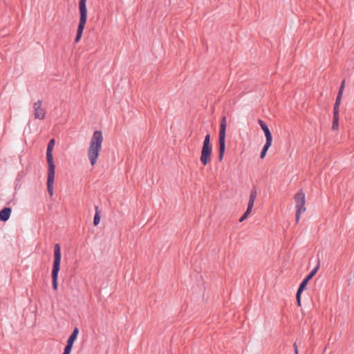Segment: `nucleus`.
<instances>
[{"label":"nucleus","mask_w":354,"mask_h":354,"mask_svg":"<svg viewBox=\"0 0 354 354\" xmlns=\"http://www.w3.org/2000/svg\"><path fill=\"white\" fill-rule=\"evenodd\" d=\"M19 175H17V180H19Z\"/></svg>","instance_id":"393cba45"},{"label":"nucleus","mask_w":354,"mask_h":354,"mask_svg":"<svg viewBox=\"0 0 354 354\" xmlns=\"http://www.w3.org/2000/svg\"><path fill=\"white\" fill-rule=\"evenodd\" d=\"M78 333H79V329H78V328L75 327L73 329V332H72V333L71 335L77 337Z\"/></svg>","instance_id":"412c9836"},{"label":"nucleus","mask_w":354,"mask_h":354,"mask_svg":"<svg viewBox=\"0 0 354 354\" xmlns=\"http://www.w3.org/2000/svg\"><path fill=\"white\" fill-rule=\"evenodd\" d=\"M272 144L270 143H266L264 145L262 150H261V155H260V158L261 159L264 158V157L266 156V153L268 150V149L270 148V147L271 146Z\"/></svg>","instance_id":"dca6fc26"},{"label":"nucleus","mask_w":354,"mask_h":354,"mask_svg":"<svg viewBox=\"0 0 354 354\" xmlns=\"http://www.w3.org/2000/svg\"><path fill=\"white\" fill-rule=\"evenodd\" d=\"M76 339L77 337L70 335L69 337L67 339V342L73 344Z\"/></svg>","instance_id":"aec40b11"},{"label":"nucleus","mask_w":354,"mask_h":354,"mask_svg":"<svg viewBox=\"0 0 354 354\" xmlns=\"http://www.w3.org/2000/svg\"><path fill=\"white\" fill-rule=\"evenodd\" d=\"M266 136V142L272 144V136L270 129L263 131Z\"/></svg>","instance_id":"f3484780"},{"label":"nucleus","mask_w":354,"mask_h":354,"mask_svg":"<svg viewBox=\"0 0 354 354\" xmlns=\"http://www.w3.org/2000/svg\"><path fill=\"white\" fill-rule=\"evenodd\" d=\"M339 127V113H333V120L332 124V129L333 131L337 130Z\"/></svg>","instance_id":"4468645a"},{"label":"nucleus","mask_w":354,"mask_h":354,"mask_svg":"<svg viewBox=\"0 0 354 354\" xmlns=\"http://www.w3.org/2000/svg\"><path fill=\"white\" fill-rule=\"evenodd\" d=\"M293 347H294L295 354H298V347H297L296 343L293 344Z\"/></svg>","instance_id":"5701e85b"},{"label":"nucleus","mask_w":354,"mask_h":354,"mask_svg":"<svg viewBox=\"0 0 354 354\" xmlns=\"http://www.w3.org/2000/svg\"><path fill=\"white\" fill-rule=\"evenodd\" d=\"M85 25L84 24H78L77 30V34L75 39V42L77 43L80 41V40L82 38V33L84 29Z\"/></svg>","instance_id":"ddd939ff"},{"label":"nucleus","mask_w":354,"mask_h":354,"mask_svg":"<svg viewBox=\"0 0 354 354\" xmlns=\"http://www.w3.org/2000/svg\"><path fill=\"white\" fill-rule=\"evenodd\" d=\"M12 209L9 207H3L0 210V221L3 222L7 221L11 215Z\"/></svg>","instance_id":"f8f14e48"},{"label":"nucleus","mask_w":354,"mask_h":354,"mask_svg":"<svg viewBox=\"0 0 354 354\" xmlns=\"http://www.w3.org/2000/svg\"><path fill=\"white\" fill-rule=\"evenodd\" d=\"M95 214L93 218V225L95 226L97 225L100 221V212L98 209V207L95 206Z\"/></svg>","instance_id":"2eb2a0df"},{"label":"nucleus","mask_w":354,"mask_h":354,"mask_svg":"<svg viewBox=\"0 0 354 354\" xmlns=\"http://www.w3.org/2000/svg\"><path fill=\"white\" fill-rule=\"evenodd\" d=\"M294 199L296 203L295 220L297 223L300 219L301 214L306 211L305 194L302 189H299L295 195Z\"/></svg>","instance_id":"423d86ee"},{"label":"nucleus","mask_w":354,"mask_h":354,"mask_svg":"<svg viewBox=\"0 0 354 354\" xmlns=\"http://www.w3.org/2000/svg\"><path fill=\"white\" fill-rule=\"evenodd\" d=\"M62 354H71L70 352H68L66 351H64L63 353Z\"/></svg>","instance_id":"b1692460"},{"label":"nucleus","mask_w":354,"mask_h":354,"mask_svg":"<svg viewBox=\"0 0 354 354\" xmlns=\"http://www.w3.org/2000/svg\"><path fill=\"white\" fill-rule=\"evenodd\" d=\"M319 267V262L318 263V265L313 269L310 273L303 279V281L301 282L297 293H296V299L298 306H301V295L302 292L306 288L308 283L310 281V280L313 277V276L316 274Z\"/></svg>","instance_id":"0eeeda50"},{"label":"nucleus","mask_w":354,"mask_h":354,"mask_svg":"<svg viewBox=\"0 0 354 354\" xmlns=\"http://www.w3.org/2000/svg\"><path fill=\"white\" fill-rule=\"evenodd\" d=\"M78 8L80 12L79 24L86 25L87 20L86 0H79Z\"/></svg>","instance_id":"9d476101"},{"label":"nucleus","mask_w":354,"mask_h":354,"mask_svg":"<svg viewBox=\"0 0 354 354\" xmlns=\"http://www.w3.org/2000/svg\"><path fill=\"white\" fill-rule=\"evenodd\" d=\"M344 86H345V80H343L341 82V85H340L339 91H338V93H337V97L335 100V102L334 104L333 113H339V105L341 104V100H342V93L344 91Z\"/></svg>","instance_id":"9b49d317"},{"label":"nucleus","mask_w":354,"mask_h":354,"mask_svg":"<svg viewBox=\"0 0 354 354\" xmlns=\"http://www.w3.org/2000/svg\"><path fill=\"white\" fill-rule=\"evenodd\" d=\"M55 144V139H50L48 143L46 149V160L48 163L47 190L50 196L53 195V184L55 174V165L53 161V149Z\"/></svg>","instance_id":"f257e3e1"},{"label":"nucleus","mask_w":354,"mask_h":354,"mask_svg":"<svg viewBox=\"0 0 354 354\" xmlns=\"http://www.w3.org/2000/svg\"><path fill=\"white\" fill-rule=\"evenodd\" d=\"M61 258L62 254L60 245L59 243H56L54 246V261L51 272L52 286L54 290H57L58 289V274L60 270Z\"/></svg>","instance_id":"7ed1b4c3"},{"label":"nucleus","mask_w":354,"mask_h":354,"mask_svg":"<svg viewBox=\"0 0 354 354\" xmlns=\"http://www.w3.org/2000/svg\"><path fill=\"white\" fill-rule=\"evenodd\" d=\"M212 153V146L210 143V134L207 133L205 136L200 158V160L203 166L207 165L211 161Z\"/></svg>","instance_id":"39448f33"},{"label":"nucleus","mask_w":354,"mask_h":354,"mask_svg":"<svg viewBox=\"0 0 354 354\" xmlns=\"http://www.w3.org/2000/svg\"><path fill=\"white\" fill-rule=\"evenodd\" d=\"M258 124L261 127V129L263 131H266V130L269 129L268 125L261 119L258 120Z\"/></svg>","instance_id":"a211bd4d"},{"label":"nucleus","mask_w":354,"mask_h":354,"mask_svg":"<svg viewBox=\"0 0 354 354\" xmlns=\"http://www.w3.org/2000/svg\"><path fill=\"white\" fill-rule=\"evenodd\" d=\"M41 106L42 101L40 100L33 104V114L35 119L44 120L46 117V110Z\"/></svg>","instance_id":"1a4fd4ad"},{"label":"nucleus","mask_w":354,"mask_h":354,"mask_svg":"<svg viewBox=\"0 0 354 354\" xmlns=\"http://www.w3.org/2000/svg\"><path fill=\"white\" fill-rule=\"evenodd\" d=\"M257 188L255 186H253L250 194V198L248 204V207L245 213L241 216V217L239 219V222H243L244 220H245L249 214L251 213L252 207L254 206V201L257 198Z\"/></svg>","instance_id":"6e6552de"},{"label":"nucleus","mask_w":354,"mask_h":354,"mask_svg":"<svg viewBox=\"0 0 354 354\" xmlns=\"http://www.w3.org/2000/svg\"><path fill=\"white\" fill-rule=\"evenodd\" d=\"M293 347H294L295 354H298V347H297L296 343L293 344Z\"/></svg>","instance_id":"4be33fe9"},{"label":"nucleus","mask_w":354,"mask_h":354,"mask_svg":"<svg viewBox=\"0 0 354 354\" xmlns=\"http://www.w3.org/2000/svg\"><path fill=\"white\" fill-rule=\"evenodd\" d=\"M103 136L101 131H95L93 133L90 145L88 149V158L91 165L93 166L99 156V153L102 149Z\"/></svg>","instance_id":"f03ea898"},{"label":"nucleus","mask_w":354,"mask_h":354,"mask_svg":"<svg viewBox=\"0 0 354 354\" xmlns=\"http://www.w3.org/2000/svg\"><path fill=\"white\" fill-rule=\"evenodd\" d=\"M227 118L223 116L220 122V129L218 133V161L221 162L223 159L225 151V137H226Z\"/></svg>","instance_id":"20e7f679"},{"label":"nucleus","mask_w":354,"mask_h":354,"mask_svg":"<svg viewBox=\"0 0 354 354\" xmlns=\"http://www.w3.org/2000/svg\"><path fill=\"white\" fill-rule=\"evenodd\" d=\"M73 346V344H70V343H68V342H66V346L64 347V351H68V352L71 353V351H72Z\"/></svg>","instance_id":"6ab92c4d"}]
</instances>
